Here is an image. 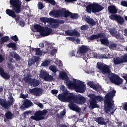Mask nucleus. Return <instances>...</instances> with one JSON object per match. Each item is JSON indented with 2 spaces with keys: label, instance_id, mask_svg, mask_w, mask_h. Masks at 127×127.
I'll list each match as a JSON object with an SVG mask.
<instances>
[{
  "label": "nucleus",
  "instance_id": "nucleus-14",
  "mask_svg": "<svg viewBox=\"0 0 127 127\" xmlns=\"http://www.w3.org/2000/svg\"><path fill=\"white\" fill-rule=\"evenodd\" d=\"M105 37H106V35L104 33L100 32L96 35H92L88 37V39L89 40H95V39H99V38H104Z\"/></svg>",
  "mask_w": 127,
  "mask_h": 127
},
{
  "label": "nucleus",
  "instance_id": "nucleus-11",
  "mask_svg": "<svg viewBox=\"0 0 127 127\" xmlns=\"http://www.w3.org/2000/svg\"><path fill=\"white\" fill-rule=\"evenodd\" d=\"M87 102V99L82 95L76 96L74 103L77 105H83Z\"/></svg>",
  "mask_w": 127,
  "mask_h": 127
},
{
  "label": "nucleus",
  "instance_id": "nucleus-9",
  "mask_svg": "<svg viewBox=\"0 0 127 127\" xmlns=\"http://www.w3.org/2000/svg\"><path fill=\"white\" fill-rule=\"evenodd\" d=\"M50 22L55 24H51L50 26L52 28H58L59 27V24H64L65 21L63 20H60L58 19H51Z\"/></svg>",
  "mask_w": 127,
  "mask_h": 127
},
{
  "label": "nucleus",
  "instance_id": "nucleus-55",
  "mask_svg": "<svg viewBox=\"0 0 127 127\" xmlns=\"http://www.w3.org/2000/svg\"><path fill=\"white\" fill-rule=\"evenodd\" d=\"M121 4L122 6H125V7H127V1L123 0L121 2Z\"/></svg>",
  "mask_w": 127,
  "mask_h": 127
},
{
  "label": "nucleus",
  "instance_id": "nucleus-54",
  "mask_svg": "<svg viewBox=\"0 0 127 127\" xmlns=\"http://www.w3.org/2000/svg\"><path fill=\"white\" fill-rule=\"evenodd\" d=\"M36 55H39L41 56L42 55V52L40 51V48H37L36 50Z\"/></svg>",
  "mask_w": 127,
  "mask_h": 127
},
{
  "label": "nucleus",
  "instance_id": "nucleus-7",
  "mask_svg": "<svg viewBox=\"0 0 127 127\" xmlns=\"http://www.w3.org/2000/svg\"><path fill=\"white\" fill-rule=\"evenodd\" d=\"M97 68L101 71L102 74H110L111 73L110 67L107 64L104 65L102 63H98L97 64Z\"/></svg>",
  "mask_w": 127,
  "mask_h": 127
},
{
  "label": "nucleus",
  "instance_id": "nucleus-29",
  "mask_svg": "<svg viewBox=\"0 0 127 127\" xmlns=\"http://www.w3.org/2000/svg\"><path fill=\"white\" fill-rule=\"evenodd\" d=\"M19 19H20V15H17L16 23H18L19 25H20V26H21V27H24V26L25 25V22H24V21H23V20H19Z\"/></svg>",
  "mask_w": 127,
  "mask_h": 127
},
{
  "label": "nucleus",
  "instance_id": "nucleus-19",
  "mask_svg": "<svg viewBox=\"0 0 127 127\" xmlns=\"http://www.w3.org/2000/svg\"><path fill=\"white\" fill-rule=\"evenodd\" d=\"M58 99L61 102H67V92L60 94L58 96Z\"/></svg>",
  "mask_w": 127,
  "mask_h": 127
},
{
  "label": "nucleus",
  "instance_id": "nucleus-46",
  "mask_svg": "<svg viewBox=\"0 0 127 127\" xmlns=\"http://www.w3.org/2000/svg\"><path fill=\"white\" fill-rule=\"evenodd\" d=\"M8 48H14V50L16 49V44L14 43L11 42L7 45Z\"/></svg>",
  "mask_w": 127,
  "mask_h": 127
},
{
  "label": "nucleus",
  "instance_id": "nucleus-49",
  "mask_svg": "<svg viewBox=\"0 0 127 127\" xmlns=\"http://www.w3.org/2000/svg\"><path fill=\"white\" fill-rule=\"evenodd\" d=\"M49 69L51 70V71H52V72H53L54 73H56V72H57V68L55 65H51L49 67Z\"/></svg>",
  "mask_w": 127,
  "mask_h": 127
},
{
  "label": "nucleus",
  "instance_id": "nucleus-25",
  "mask_svg": "<svg viewBox=\"0 0 127 127\" xmlns=\"http://www.w3.org/2000/svg\"><path fill=\"white\" fill-rule=\"evenodd\" d=\"M30 86L33 87H37L40 84V80L37 79H32L30 81Z\"/></svg>",
  "mask_w": 127,
  "mask_h": 127
},
{
  "label": "nucleus",
  "instance_id": "nucleus-35",
  "mask_svg": "<svg viewBox=\"0 0 127 127\" xmlns=\"http://www.w3.org/2000/svg\"><path fill=\"white\" fill-rule=\"evenodd\" d=\"M30 74L28 73L26 75V76H25L23 77V80L25 82V83H28L29 84H30V81L32 80V79L31 78Z\"/></svg>",
  "mask_w": 127,
  "mask_h": 127
},
{
  "label": "nucleus",
  "instance_id": "nucleus-37",
  "mask_svg": "<svg viewBox=\"0 0 127 127\" xmlns=\"http://www.w3.org/2000/svg\"><path fill=\"white\" fill-rule=\"evenodd\" d=\"M108 31L112 36H115L118 33V31L116 28H109Z\"/></svg>",
  "mask_w": 127,
  "mask_h": 127
},
{
  "label": "nucleus",
  "instance_id": "nucleus-62",
  "mask_svg": "<svg viewBox=\"0 0 127 127\" xmlns=\"http://www.w3.org/2000/svg\"><path fill=\"white\" fill-rule=\"evenodd\" d=\"M117 125H119V127H122V126H123V122L119 121L118 119H117Z\"/></svg>",
  "mask_w": 127,
  "mask_h": 127
},
{
  "label": "nucleus",
  "instance_id": "nucleus-23",
  "mask_svg": "<svg viewBox=\"0 0 127 127\" xmlns=\"http://www.w3.org/2000/svg\"><path fill=\"white\" fill-rule=\"evenodd\" d=\"M108 11L109 13H111V14H116V13H118V9H117V7L115 5H110L108 7Z\"/></svg>",
  "mask_w": 127,
  "mask_h": 127
},
{
  "label": "nucleus",
  "instance_id": "nucleus-22",
  "mask_svg": "<svg viewBox=\"0 0 127 127\" xmlns=\"http://www.w3.org/2000/svg\"><path fill=\"white\" fill-rule=\"evenodd\" d=\"M5 12L6 14L9 15V16H11V17H13V18H15V19H16V14L15 12H16V11H15L10 9H7L5 11Z\"/></svg>",
  "mask_w": 127,
  "mask_h": 127
},
{
  "label": "nucleus",
  "instance_id": "nucleus-59",
  "mask_svg": "<svg viewBox=\"0 0 127 127\" xmlns=\"http://www.w3.org/2000/svg\"><path fill=\"white\" fill-rule=\"evenodd\" d=\"M4 61V58L2 56V55L0 54V63H2Z\"/></svg>",
  "mask_w": 127,
  "mask_h": 127
},
{
  "label": "nucleus",
  "instance_id": "nucleus-33",
  "mask_svg": "<svg viewBox=\"0 0 127 127\" xmlns=\"http://www.w3.org/2000/svg\"><path fill=\"white\" fill-rule=\"evenodd\" d=\"M33 105L32 102L28 99H26L24 100L23 103V106L24 108H27L28 107H31Z\"/></svg>",
  "mask_w": 127,
  "mask_h": 127
},
{
  "label": "nucleus",
  "instance_id": "nucleus-36",
  "mask_svg": "<svg viewBox=\"0 0 127 127\" xmlns=\"http://www.w3.org/2000/svg\"><path fill=\"white\" fill-rule=\"evenodd\" d=\"M98 59H109L110 58V54L106 55L105 54H98L97 55Z\"/></svg>",
  "mask_w": 127,
  "mask_h": 127
},
{
  "label": "nucleus",
  "instance_id": "nucleus-5",
  "mask_svg": "<svg viewBox=\"0 0 127 127\" xmlns=\"http://www.w3.org/2000/svg\"><path fill=\"white\" fill-rule=\"evenodd\" d=\"M108 78H109L111 83H113L115 85H117V86L122 85L123 82H124L123 78H120V76L116 73H112L109 74Z\"/></svg>",
  "mask_w": 127,
  "mask_h": 127
},
{
  "label": "nucleus",
  "instance_id": "nucleus-50",
  "mask_svg": "<svg viewBox=\"0 0 127 127\" xmlns=\"http://www.w3.org/2000/svg\"><path fill=\"white\" fill-rule=\"evenodd\" d=\"M44 5L43 4V3L42 2H38V9H43L44 8Z\"/></svg>",
  "mask_w": 127,
  "mask_h": 127
},
{
  "label": "nucleus",
  "instance_id": "nucleus-40",
  "mask_svg": "<svg viewBox=\"0 0 127 127\" xmlns=\"http://www.w3.org/2000/svg\"><path fill=\"white\" fill-rule=\"evenodd\" d=\"M65 115H66V110L64 109L60 114L58 113L57 114V117L58 119H63Z\"/></svg>",
  "mask_w": 127,
  "mask_h": 127
},
{
  "label": "nucleus",
  "instance_id": "nucleus-20",
  "mask_svg": "<svg viewBox=\"0 0 127 127\" xmlns=\"http://www.w3.org/2000/svg\"><path fill=\"white\" fill-rule=\"evenodd\" d=\"M84 19L85 21L91 26H94L97 24V23L95 21L94 19L91 18L90 16L85 17Z\"/></svg>",
  "mask_w": 127,
  "mask_h": 127
},
{
  "label": "nucleus",
  "instance_id": "nucleus-18",
  "mask_svg": "<svg viewBox=\"0 0 127 127\" xmlns=\"http://www.w3.org/2000/svg\"><path fill=\"white\" fill-rule=\"evenodd\" d=\"M89 102L90 103V106L89 108L92 109V110L95 109L96 108H100L99 105L97 103H98L97 101L93 99V98H91V99L89 100Z\"/></svg>",
  "mask_w": 127,
  "mask_h": 127
},
{
  "label": "nucleus",
  "instance_id": "nucleus-43",
  "mask_svg": "<svg viewBox=\"0 0 127 127\" xmlns=\"http://www.w3.org/2000/svg\"><path fill=\"white\" fill-rule=\"evenodd\" d=\"M48 74V73H47V72L44 70H41L40 74V78H42V79H44V80H45Z\"/></svg>",
  "mask_w": 127,
  "mask_h": 127
},
{
  "label": "nucleus",
  "instance_id": "nucleus-24",
  "mask_svg": "<svg viewBox=\"0 0 127 127\" xmlns=\"http://www.w3.org/2000/svg\"><path fill=\"white\" fill-rule=\"evenodd\" d=\"M95 122H96L98 125H101V126H106L107 125V122L105 121V118L103 117H98L96 118Z\"/></svg>",
  "mask_w": 127,
  "mask_h": 127
},
{
  "label": "nucleus",
  "instance_id": "nucleus-10",
  "mask_svg": "<svg viewBox=\"0 0 127 127\" xmlns=\"http://www.w3.org/2000/svg\"><path fill=\"white\" fill-rule=\"evenodd\" d=\"M20 0H16V13H20L25 9V6L22 5Z\"/></svg>",
  "mask_w": 127,
  "mask_h": 127
},
{
  "label": "nucleus",
  "instance_id": "nucleus-44",
  "mask_svg": "<svg viewBox=\"0 0 127 127\" xmlns=\"http://www.w3.org/2000/svg\"><path fill=\"white\" fill-rule=\"evenodd\" d=\"M40 20L42 22L44 23H46V22H50L51 21V19H49L48 17H42L40 18Z\"/></svg>",
  "mask_w": 127,
  "mask_h": 127
},
{
  "label": "nucleus",
  "instance_id": "nucleus-34",
  "mask_svg": "<svg viewBox=\"0 0 127 127\" xmlns=\"http://www.w3.org/2000/svg\"><path fill=\"white\" fill-rule=\"evenodd\" d=\"M116 21H117L118 23H119V24H124L125 19H124V18L120 15H118Z\"/></svg>",
  "mask_w": 127,
  "mask_h": 127
},
{
  "label": "nucleus",
  "instance_id": "nucleus-58",
  "mask_svg": "<svg viewBox=\"0 0 127 127\" xmlns=\"http://www.w3.org/2000/svg\"><path fill=\"white\" fill-rule=\"evenodd\" d=\"M33 64H35V63H34V61L33 60H29L28 62V64L29 66H32Z\"/></svg>",
  "mask_w": 127,
  "mask_h": 127
},
{
  "label": "nucleus",
  "instance_id": "nucleus-28",
  "mask_svg": "<svg viewBox=\"0 0 127 127\" xmlns=\"http://www.w3.org/2000/svg\"><path fill=\"white\" fill-rule=\"evenodd\" d=\"M59 77L62 80H65V81H67L68 79V75L65 71H61L59 73Z\"/></svg>",
  "mask_w": 127,
  "mask_h": 127
},
{
  "label": "nucleus",
  "instance_id": "nucleus-61",
  "mask_svg": "<svg viewBox=\"0 0 127 127\" xmlns=\"http://www.w3.org/2000/svg\"><path fill=\"white\" fill-rule=\"evenodd\" d=\"M52 94H53V95L58 94V90L55 89L52 90Z\"/></svg>",
  "mask_w": 127,
  "mask_h": 127
},
{
  "label": "nucleus",
  "instance_id": "nucleus-21",
  "mask_svg": "<svg viewBox=\"0 0 127 127\" xmlns=\"http://www.w3.org/2000/svg\"><path fill=\"white\" fill-rule=\"evenodd\" d=\"M65 81H66V86H67L68 88H73V89H75L77 84V81L76 79L73 80L74 82H73L72 81L68 80V79Z\"/></svg>",
  "mask_w": 127,
  "mask_h": 127
},
{
  "label": "nucleus",
  "instance_id": "nucleus-8",
  "mask_svg": "<svg viewBox=\"0 0 127 127\" xmlns=\"http://www.w3.org/2000/svg\"><path fill=\"white\" fill-rule=\"evenodd\" d=\"M74 90L77 93H84L86 91V85L81 80H77Z\"/></svg>",
  "mask_w": 127,
  "mask_h": 127
},
{
  "label": "nucleus",
  "instance_id": "nucleus-48",
  "mask_svg": "<svg viewBox=\"0 0 127 127\" xmlns=\"http://www.w3.org/2000/svg\"><path fill=\"white\" fill-rule=\"evenodd\" d=\"M80 29L83 31H86L89 29V25L88 24L83 25L80 27Z\"/></svg>",
  "mask_w": 127,
  "mask_h": 127
},
{
  "label": "nucleus",
  "instance_id": "nucleus-13",
  "mask_svg": "<svg viewBox=\"0 0 127 127\" xmlns=\"http://www.w3.org/2000/svg\"><path fill=\"white\" fill-rule=\"evenodd\" d=\"M68 107L70 110L76 112V113H80L81 112V108L75 104H74L73 102H71L68 104Z\"/></svg>",
  "mask_w": 127,
  "mask_h": 127
},
{
  "label": "nucleus",
  "instance_id": "nucleus-39",
  "mask_svg": "<svg viewBox=\"0 0 127 127\" xmlns=\"http://www.w3.org/2000/svg\"><path fill=\"white\" fill-rule=\"evenodd\" d=\"M99 41H100V42H101V43L103 45H106L107 46H108V45L110 44V43L109 42V40H108V38L100 39L99 40Z\"/></svg>",
  "mask_w": 127,
  "mask_h": 127
},
{
  "label": "nucleus",
  "instance_id": "nucleus-2",
  "mask_svg": "<svg viewBox=\"0 0 127 127\" xmlns=\"http://www.w3.org/2000/svg\"><path fill=\"white\" fill-rule=\"evenodd\" d=\"M115 94H116V91L113 90L106 94L104 97V108L106 114L111 112V110H113V106L115 105L113 98L115 97Z\"/></svg>",
  "mask_w": 127,
  "mask_h": 127
},
{
  "label": "nucleus",
  "instance_id": "nucleus-15",
  "mask_svg": "<svg viewBox=\"0 0 127 127\" xmlns=\"http://www.w3.org/2000/svg\"><path fill=\"white\" fill-rule=\"evenodd\" d=\"M52 29L49 28L48 27H45L43 28V31L41 33L42 36H48L52 33Z\"/></svg>",
  "mask_w": 127,
  "mask_h": 127
},
{
  "label": "nucleus",
  "instance_id": "nucleus-32",
  "mask_svg": "<svg viewBox=\"0 0 127 127\" xmlns=\"http://www.w3.org/2000/svg\"><path fill=\"white\" fill-rule=\"evenodd\" d=\"M88 85L90 87V88H92V89H93L94 90H99V89L102 88L101 86L96 85L91 81H89L88 83Z\"/></svg>",
  "mask_w": 127,
  "mask_h": 127
},
{
  "label": "nucleus",
  "instance_id": "nucleus-17",
  "mask_svg": "<svg viewBox=\"0 0 127 127\" xmlns=\"http://www.w3.org/2000/svg\"><path fill=\"white\" fill-rule=\"evenodd\" d=\"M67 92L66 102H70V103H71V102L73 101V102H75L76 96L75 95V94H73V93H68V92Z\"/></svg>",
  "mask_w": 127,
  "mask_h": 127
},
{
  "label": "nucleus",
  "instance_id": "nucleus-26",
  "mask_svg": "<svg viewBox=\"0 0 127 127\" xmlns=\"http://www.w3.org/2000/svg\"><path fill=\"white\" fill-rule=\"evenodd\" d=\"M89 97L90 99H93L95 101H97V102H101V101H103V97L99 95L96 96L95 94H90Z\"/></svg>",
  "mask_w": 127,
  "mask_h": 127
},
{
  "label": "nucleus",
  "instance_id": "nucleus-41",
  "mask_svg": "<svg viewBox=\"0 0 127 127\" xmlns=\"http://www.w3.org/2000/svg\"><path fill=\"white\" fill-rule=\"evenodd\" d=\"M0 76L2 77L3 79H10V75H9V73L4 71L2 72Z\"/></svg>",
  "mask_w": 127,
  "mask_h": 127
},
{
  "label": "nucleus",
  "instance_id": "nucleus-57",
  "mask_svg": "<svg viewBox=\"0 0 127 127\" xmlns=\"http://www.w3.org/2000/svg\"><path fill=\"white\" fill-rule=\"evenodd\" d=\"M109 48L110 49H114V48H117L116 44H111L109 45Z\"/></svg>",
  "mask_w": 127,
  "mask_h": 127
},
{
  "label": "nucleus",
  "instance_id": "nucleus-4",
  "mask_svg": "<svg viewBox=\"0 0 127 127\" xmlns=\"http://www.w3.org/2000/svg\"><path fill=\"white\" fill-rule=\"evenodd\" d=\"M48 112L46 110H43V111L39 110L34 114V116L30 117V119L34 120L36 122H39V121H42V120H45V116Z\"/></svg>",
  "mask_w": 127,
  "mask_h": 127
},
{
  "label": "nucleus",
  "instance_id": "nucleus-16",
  "mask_svg": "<svg viewBox=\"0 0 127 127\" xmlns=\"http://www.w3.org/2000/svg\"><path fill=\"white\" fill-rule=\"evenodd\" d=\"M89 51V47L85 46V45H82L80 47H79V49L77 52V53H79V54H85L87 53Z\"/></svg>",
  "mask_w": 127,
  "mask_h": 127
},
{
  "label": "nucleus",
  "instance_id": "nucleus-53",
  "mask_svg": "<svg viewBox=\"0 0 127 127\" xmlns=\"http://www.w3.org/2000/svg\"><path fill=\"white\" fill-rule=\"evenodd\" d=\"M60 90L62 91V92H64V93H65L66 92H68L67 91V89L65 88V86L64 85H61L60 87Z\"/></svg>",
  "mask_w": 127,
  "mask_h": 127
},
{
  "label": "nucleus",
  "instance_id": "nucleus-31",
  "mask_svg": "<svg viewBox=\"0 0 127 127\" xmlns=\"http://www.w3.org/2000/svg\"><path fill=\"white\" fill-rule=\"evenodd\" d=\"M34 28L36 30L37 32H40L41 35V32L43 31L44 27L40 24H36L34 25Z\"/></svg>",
  "mask_w": 127,
  "mask_h": 127
},
{
  "label": "nucleus",
  "instance_id": "nucleus-52",
  "mask_svg": "<svg viewBox=\"0 0 127 127\" xmlns=\"http://www.w3.org/2000/svg\"><path fill=\"white\" fill-rule=\"evenodd\" d=\"M49 61H48V60H46L44 62H43L41 65L43 67H46L47 66H48V65H49Z\"/></svg>",
  "mask_w": 127,
  "mask_h": 127
},
{
  "label": "nucleus",
  "instance_id": "nucleus-1",
  "mask_svg": "<svg viewBox=\"0 0 127 127\" xmlns=\"http://www.w3.org/2000/svg\"><path fill=\"white\" fill-rule=\"evenodd\" d=\"M50 15H54L56 17H68L70 16L72 19H77L79 18V14L77 13H72L66 10L65 8H62L61 9L53 10L50 12Z\"/></svg>",
  "mask_w": 127,
  "mask_h": 127
},
{
  "label": "nucleus",
  "instance_id": "nucleus-3",
  "mask_svg": "<svg viewBox=\"0 0 127 127\" xmlns=\"http://www.w3.org/2000/svg\"><path fill=\"white\" fill-rule=\"evenodd\" d=\"M86 11L88 13H96L97 12H100L102 11V10L104 9V7L102 5L96 3L88 4L86 7Z\"/></svg>",
  "mask_w": 127,
  "mask_h": 127
},
{
  "label": "nucleus",
  "instance_id": "nucleus-12",
  "mask_svg": "<svg viewBox=\"0 0 127 127\" xmlns=\"http://www.w3.org/2000/svg\"><path fill=\"white\" fill-rule=\"evenodd\" d=\"M29 92L30 94H35L36 96H40V95L43 93V89H42V88L35 87L34 88L30 89Z\"/></svg>",
  "mask_w": 127,
  "mask_h": 127
},
{
  "label": "nucleus",
  "instance_id": "nucleus-38",
  "mask_svg": "<svg viewBox=\"0 0 127 127\" xmlns=\"http://www.w3.org/2000/svg\"><path fill=\"white\" fill-rule=\"evenodd\" d=\"M5 117L6 119V120H12L13 118V115L11 113V112L9 111H8L6 112L5 114Z\"/></svg>",
  "mask_w": 127,
  "mask_h": 127
},
{
  "label": "nucleus",
  "instance_id": "nucleus-56",
  "mask_svg": "<svg viewBox=\"0 0 127 127\" xmlns=\"http://www.w3.org/2000/svg\"><path fill=\"white\" fill-rule=\"evenodd\" d=\"M65 33L67 35V36H71V33H72V30H67L65 31Z\"/></svg>",
  "mask_w": 127,
  "mask_h": 127
},
{
  "label": "nucleus",
  "instance_id": "nucleus-63",
  "mask_svg": "<svg viewBox=\"0 0 127 127\" xmlns=\"http://www.w3.org/2000/svg\"><path fill=\"white\" fill-rule=\"evenodd\" d=\"M56 52H57V49H53L51 51V55H54V54H55V53H56Z\"/></svg>",
  "mask_w": 127,
  "mask_h": 127
},
{
  "label": "nucleus",
  "instance_id": "nucleus-6",
  "mask_svg": "<svg viewBox=\"0 0 127 127\" xmlns=\"http://www.w3.org/2000/svg\"><path fill=\"white\" fill-rule=\"evenodd\" d=\"M8 99L9 100L6 101V100L0 98V105L4 109H8L14 102V99H13L12 95H9Z\"/></svg>",
  "mask_w": 127,
  "mask_h": 127
},
{
  "label": "nucleus",
  "instance_id": "nucleus-64",
  "mask_svg": "<svg viewBox=\"0 0 127 127\" xmlns=\"http://www.w3.org/2000/svg\"><path fill=\"white\" fill-rule=\"evenodd\" d=\"M123 110L124 111H126V112L127 111V103H125L123 106Z\"/></svg>",
  "mask_w": 127,
  "mask_h": 127
},
{
  "label": "nucleus",
  "instance_id": "nucleus-47",
  "mask_svg": "<svg viewBox=\"0 0 127 127\" xmlns=\"http://www.w3.org/2000/svg\"><path fill=\"white\" fill-rule=\"evenodd\" d=\"M9 39V37H8V36H7L2 37L1 39V44H3V43H4V42H7V41H8Z\"/></svg>",
  "mask_w": 127,
  "mask_h": 127
},
{
  "label": "nucleus",
  "instance_id": "nucleus-42",
  "mask_svg": "<svg viewBox=\"0 0 127 127\" xmlns=\"http://www.w3.org/2000/svg\"><path fill=\"white\" fill-rule=\"evenodd\" d=\"M80 34L76 30H71V36H75V37H80Z\"/></svg>",
  "mask_w": 127,
  "mask_h": 127
},
{
  "label": "nucleus",
  "instance_id": "nucleus-30",
  "mask_svg": "<svg viewBox=\"0 0 127 127\" xmlns=\"http://www.w3.org/2000/svg\"><path fill=\"white\" fill-rule=\"evenodd\" d=\"M9 3L10 4V7L12 8V10L16 11V0H10Z\"/></svg>",
  "mask_w": 127,
  "mask_h": 127
},
{
  "label": "nucleus",
  "instance_id": "nucleus-45",
  "mask_svg": "<svg viewBox=\"0 0 127 127\" xmlns=\"http://www.w3.org/2000/svg\"><path fill=\"white\" fill-rule=\"evenodd\" d=\"M44 80L47 82H52V81H53V76L48 73Z\"/></svg>",
  "mask_w": 127,
  "mask_h": 127
},
{
  "label": "nucleus",
  "instance_id": "nucleus-27",
  "mask_svg": "<svg viewBox=\"0 0 127 127\" xmlns=\"http://www.w3.org/2000/svg\"><path fill=\"white\" fill-rule=\"evenodd\" d=\"M126 61L124 59H122L120 57H117L115 60L114 61V64L115 65H119L122 63H125Z\"/></svg>",
  "mask_w": 127,
  "mask_h": 127
},
{
  "label": "nucleus",
  "instance_id": "nucleus-60",
  "mask_svg": "<svg viewBox=\"0 0 127 127\" xmlns=\"http://www.w3.org/2000/svg\"><path fill=\"white\" fill-rule=\"evenodd\" d=\"M49 2L51 3V4H52V5H55L56 4V2H55L54 0H50Z\"/></svg>",
  "mask_w": 127,
  "mask_h": 127
},
{
  "label": "nucleus",
  "instance_id": "nucleus-51",
  "mask_svg": "<svg viewBox=\"0 0 127 127\" xmlns=\"http://www.w3.org/2000/svg\"><path fill=\"white\" fill-rule=\"evenodd\" d=\"M117 17H118V14H112L109 16V18L111 19V20H117Z\"/></svg>",
  "mask_w": 127,
  "mask_h": 127
}]
</instances>
